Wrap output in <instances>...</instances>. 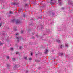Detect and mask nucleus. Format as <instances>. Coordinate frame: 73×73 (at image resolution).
<instances>
[{
  "instance_id": "6ab92c4d",
  "label": "nucleus",
  "mask_w": 73,
  "mask_h": 73,
  "mask_svg": "<svg viewBox=\"0 0 73 73\" xmlns=\"http://www.w3.org/2000/svg\"><path fill=\"white\" fill-rule=\"evenodd\" d=\"M23 32H24V31H21V33H23Z\"/></svg>"
},
{
  "instance_id": "9b49d317",
  "label": "nucleus",
  "mask_w": 73,
  "mask_h": 73,
  "mask_svg": "<svg viewBox=\"0 0 73 73\" xmlns=\"http://www.w3.org/2000/svg\"><path fill=\"white\" fill-rule=\"evenodd\" d=\"M9 13L10 14H12V12L11 11H9Z\"/></svg>"
},
{
  "instance_id": "ddd939ff",
  "label": "nucleus",
  "mask_w": 73,
  "mask_h": 73,
  "mask_svg": "<svg viewBox=\"0 0 73 73\" xmlns=\"http://www.w3.org/2000/svg\"><path fill=\"white\" fill-rule=\"evenodd\" d=\"M19 48L20 49H22V47L20 46Z\"/></svg>"
},
{
  "instance_id": "aec40b11",
  "label": "nucleus",
  "mask_w": 73,
  "mask_h": 73,
  "mask_svg": "<svg viewBox=\"0 0 73 73\" xmlns=\"http://www.w3.org/2000/svg\"><path fill=\"white\" fill-rule=\"evenodd\" d=\"M18 53H19V52H16V54H18Z\"/></svg>"
},
{
  "instance_id": "1a4fd4ad",
  "label": "nucleus",
  "mask_w": 73,
  "mask_h": 73,
  "mask_svg": "<svg viewBox=\"0 0 73 73\" xmlns=\"http://www.w3.org/2000/svg\"><path fill=\"white\" fill-rule=\"evenodd\" d=\"M62 47H63V46L62 45H61L60 46V48H62Z\"/></svg>"
},
{
  "instance_id": "f8f14e48",
  "label": "nucleus",
  "mask_w": 73,
  "mask_h": 73,
  "mask_svg": "<svg viewBox=\"0 0 73 73\" xmlns=\"http://www.w3.org/2000/svg\"><path fill=\"white\" fill-rule=\"evenodd\" d=\"M63 55V53H62L60 54V56H62Z\"/></svg>"
},
{
  "instance_id": "9d476101",
  "label": "nucleus",
  "mask_w": 73,
  "mask_h": 73,
  "mask_svg": "<svg viewBox=\"0 0 73 73\" xmlns=\"http://www.w3.org/2000/svg\"><path fill=\"white\" fill-rule=\"evenodd\" d=\"M29 60V61H31L32 60V58H30Z\"/></svg>"
},
{
  "instance_id": "0eeeda50",
  "label": "nucleus",
  "mask_w": 73,
  "mask_h": 73,
  "mask_svg": "<svg viewBox=\"0 0 73 73\" xmlns=\"http://www.w3.org/2000/svg\"><path fill=\"white\" fill-rule=\"evenodd\" d=\"M24 59L25 60H27V57H24Z\"/></svg>"
},
{
  "instance_id": "6e6552de",
  "label": "nucleus",
  "mask_w": 73,
  "mask_h": 73,
  "mask_svg": "<svg viewBox=\"0 0 73 73\" xmlns=\"http://www.w3.org/2000/svg\"><path fill=\"white\" fill-rule=\"evenodd\" d=\"M10 49L11 50H14V49L12 47L10 48Z\"/></svg>"
},
{
  "instance_id": "4be33fe9",
  "label": "nucleus",
  "mask_w": 73,
  "mask_h": 73,
  "mask_svg": "<svg viewBox=\"0 0 73 73\" xmlns=\"http://www.w3.org/2000/svg\"><path fill=\"white\" fill-rule=\"evenodd\" d=\"M25 5V6H27L28 5H27V4H26Z\"/></svg>"
},
{
  "instance_id": "bb28decb",
  "label": "nucleus",
  "mask_w": 73,
  "mask_h": 73,
  "mask_svg": "<svg viewBox=\"0 0 73 73\" xmlns=\"http://www.w3.org/2000/svg\"><path fill=\"white\" fill-rule=\"evenodd\" d=\"M51 0V1H53V0Z\"/></svg>"
},
{
  "instance_id": "2eb2a0df",
  "label": "nucleus",
  "mask_w": 73,
  "mask_h": 73,
  "mask_svg": "<svg viewBox=\"0 0 73 73\" xmlns=\"http://www.w3.org/2000/svg\"><path fill=\"white\" fill-rule=\"evenodd\" d=\"M64 9H65L64 7L62 8V10H64Z\"/></svg>"
},
{
  "instance_id": "7ed1b4c3",
  "label": "nucleus",
  "mask_w": 73,
  "mask_h": 73,
  "mask_svg": "<svg viewBox=\"0 0 73 73\" xmlns=\"http://www.w3.org/2000/svg\"><path fill=\"white\" fill-rule=\"evenodd\" d=\"M20 23V21L19 20H17L16 21V24H18Z\"/></svg>"
},
{
  "instance_id": "b1692460",
  "label": "nucleus",
  "mask_w": 73,
  "mask_h": 73,
  "mask_svg": "<svg viewBox=\"0 0 73 73\" xmlns=\"http://www.w3.org/2000/svg\"><path fill=\"white\" fill-rule=\"evenodd\" d=\"M14 30H15V31H16V29L15 28L14 29Z\"/></svg>"
},
{
  "instance_id": "f257e3e1",
  "label": "nucleus",
  "mask_w": 73,
  "mask_h": 73,
  "mask_svg": "<svg viewBox=\"0 0 73 73\" xmlns=\"http://www.w3.org/2000/svg\"><path fill=\"white\" fill-rule=\"evenodd\" d=\"M16 38L17 39L18 42H19V41H20V40H23V38H22L21 36H20V37H17V36H18L19 34L17 33V34H16Z\"/></svg>"
},
{
  "instance_id": "39448f33",
  "label": "nucleus",
  "mask_w": 73,
  "mask_h": 73,
  "mask_svg": "<svg viewBox=\"0 0 73 73\" xmlns=\"http://www.w3.org/2000/svg\"><path fill=\"white\" fill-rule=\"evenodd\" d=\"M65 46L66 47H68V44L67 43L65 44Z\"/></svg>"
},
{
  "instance_id": "412c9836",
  "label": "nucleus",
  "mask_w": 73,
  "mask_h": 73,
  "mask_svg": "<svg viewBox=\"0 0 73 73\" xmlns=\"http://www.w3.org/2000/svg\"><path fill=\"white\" fill-rule=\"evenodd\" d=\"M15 19L13 20H12L13 22L15 21Z\"/></svg>"
},
{
  "instance_id": "f03ea898",
  "label": "nucleus",
  "mask_w": 73,
  "mask_h": 73,
  "mask_svg": "<svg viewBox=\"0 0 73 73\" xmlns=\"http://www.w3.org/2000/svg\"><path fill=\"white\" fill-rule=\"evenodd\" d=\"M58 1L59 3V5H61V4L62 3V2H61V0H58Z\"/></svg>"
},
{
  "instance_id": "393cba45",
  "label": "nucleus",
  "mask_w": 73,
  "mask_h": 73,
  "mask_svg": "<svg viewBox=\"0 0 73 73\" xmlns=\"http://www.w3.org/2000/svg\"><path fill=\"white\" fill-rule=\"evenodd\" d=\"M31 56H32V53H31Z\"/></svg>"
},
{
  "instance_id": "dca6fc26",
  "label": "nucleus",
  "mask_w": 73,
  "mask_h": 73,
  "mask_svg": "<svg viewBox=\"0 0 73 73\" xmlns=\"http://www.w3.org/2000/svg\"><path fill=\"white\" fill-rule=\"evenodd\" d=\"M7 59H9V56H7Z\"/></svg>"
},
{
  "instance_id": "4468645a",
  "label": "nucleus",
  "mask_w": 73,
  "mask_h": 73,
  "mask_svg": "<svg viewBox=\"0 0 73 73\" xmlns=\"http://www.w3.org/2000/svg\"><path fill=\"white\" fill-rule=\"evenodd\" d=\"M51 4H54V2H51Z\"/></svg>"
},
{
  "instance_id": "f3484780",
  "label": "nucleus",
  "mask_w": 73,
  "mask_h": 73,
  "mask_svg": "<svg viewBox=\"0 0 73 73\" xmlns=\"http://www.w3.org/2000/svg\"><path fill=\"white\" fill-rule=\"evenodd\" d=\"M15 58H14L12 59V60H13V61H15Z\"/></svg>"
},
{
  "instance_id": "423d86ee",
  "label": "nucleus",
  "mask_w": 73,
  "mask_h": 73,
  "mask_svg": "<svg viewBox=\"0 0 73 73\" xmlns=\"http://www.w3.org/2000/svg\"><path fill=\"white\" fill-rule=\"evenodd\" d=\"M56 41L57 42H58V43H60V42H61V41H60V40L59 39H58V40H56Z\"/></svg>"
},
{
  "instance_id": "20e7f679",
  "label": "nucleus",
  "mask_w": 73,
  "mask_h": 73,
  "mask_svg": "<svg viewBox=\"0 0 73 73\" xmlns=\"http://www.w3.org/2000/svg\"><path fill=\"white\" fill-rule=\"evenodd\" d=\"M48 50L47 49H46L45 51L44 52L45 54H47V53H48Z\"/></svg>"
},
{
  "instance_id": "a878e982",
  "label": "nucleus",
  "mask_w": 73,
  "mask_h": 73,
  "mask_svg": "<svg viewBox=\"0 0 73 73\" xmlns=\"http://www.w3.org/2000/svg\"><path fill=\"white\" fill-rule=\"evenodd\" d=\"M24 17H25V15H24Z\"/></svg>"
},
{
  "instance_id": "a211bd4d",
  "label": "nucleus",
  "mask_w": 73,
  "mask_h": 73,
  "mask_svg": "<svg viewBox=\"0 0 73 73\" xmlns=\"http://www.w3.org/2000/svg\"><path fill=\"white\" fill-rule=\"evenodd\" d=\"M6 65L7 66V67H8L9 66V65H8V64H6Z\"/></svg>"
},
{
  "instance_id": "5701e85b",
  "label": "nucleus",
  "mask_w": 73,
  "mask_h": 73,
  "mask_svg": "<svg viewBox=\"0 0 73 73\" xmlns=\"http://www.w3.org/2000/svg\"><path fill=\"white\" fill-rule=\"evenodd\" d=\"M1 23H0V27H1Z\"/></svg>"
}]
</instances>
